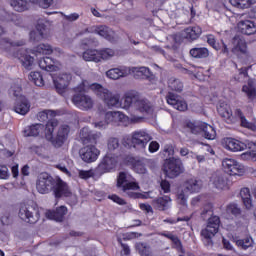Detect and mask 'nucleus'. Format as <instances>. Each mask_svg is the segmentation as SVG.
I'll list each match as a JSON object with an SVG mask.
<instances>
[{
    "mask_svg": "<svg viewBox=\"0 0 256 256\" xmlns=\"http://www.w3.org/2000/svg\"><path fill=\"white\" fill-rule=\"evenodd\" d=\"M93 91V93L101 99L105 105H117L119 98L117 96H112L111 91L109 89L103 87V85L99 83L90 84L87 80H82V82L74 88V95L72 96V103L78 109H82V111H88V109H93V99L89 95H85L89 91Z\"/></svg>",
    "mask_w": 256,
    "mask_h": 256,
    "instance_id": "nucleus-1",
    "label": "nucleus"
},
{
    "mask_svg": "<svg viewBox=\"0 0 256 256\" xmlns=\"http://www.w3.org/2000/svg\"><path fill=\"white\" fill-rule=\"evenodd\" d=\"M26 44L25 40H18L16 42L11 41L9 38H0V49L7 53V57H14L20 59L25 69L30 70L33 66L35 58L31 55L20 56L19 50L15 47H23Z\"/></svg>",
    "mask_w": 256,
    "mask_h": 256,
    "instance_id": "nucleus-2",
    "label": "nucleus"
},
{
    "mask_svg": "<svg viewBox=\"0 0 256 256\" xmlns=\"http://www.w3.org/2000/svg\"><path fill=\"white\" fill-rule=\"evenodd\" d=\"M58 125L59 121H57V119L48 120L46 126L43 124H32L24 128L23 135L24 137H39V135L45 131L46 137L48 139H53V132Z\"/></svg>",
    "mask_w": 256,
    "mask_h": 256,
    "instance_id": "nucleus-3",
    "label": "nucleus"
},
{
    "mask_svg": "<svg viewBox=\"0 0 256 256\" xmlns=\"http://www.w3.org/2000/svg\"><path fill=\"white\" fill-rule=\"evenodd\" d=\"M163 171L168 179H176L182 173H185V166L181 158L169 157L165 159Z\"/></svg>",
    "mask_w": 256,
    "mask_h": 256,
    "instance_id": "nucleus-4",
    "label": "nucleus"
},
{
    "mask_svg": "<svg viewBox=\"0 0 256 256\" xmlns=\"http://www.w3.org/2000/svg\"><path fill=\"white\" fill-rule=\"evenodd\" d=\"M56 179L47 172H42L36 180V189L40 195H49L53 191V185Z\"/></svg>",
    "mask_w": 256,
    "mask_h": 256,
    "instance_id": "nucleus-5",
    "label": "nucleus"
},
{
    "mask_svg": "<svg viewBox=\"0 0 256 256\" xmlns=\"http://www.w3.org/2000/svg\"><path fill=\"white\" fill-rule=\"evenodd\" d=\"M222 167L228 175L233 177H243L245 175V166L232 158H225L222 161Z\"/></svg>",
    "mask_w": 256,
    "mask_h": 256,
    "instance_id": "nucleus-6",
    "label": "nucleus"
},
{
    "mask_svg": "<svg viewBox=\"0 0 256 256\" xmlns=\"http://www.w3.org/2000/svg\"><path fill=\"white\" fill-rule=\"evenodd\" d=\"M29 209L30 207L28 204L20 203L18 206V217L21 221H24V223L35 225V223L41 219V213L37 211L35 215H33V212Z\"/></svg>",
    "mask_w": 256,
    "mask_h": 256,
    "instance_id": "nucleus-7",
    "label": "nucleus"
},
{
    "mask_svg": "<svg viewBox=\"0 0 256 256\" xmlns=\"http://www.w3.org/2000/svg\"><path fill=\"white\" fill-rule=\"evenodd\" d=\"M151 139V135L145 130L134 131L131 134V145H129V147H134V149H145L147 143H149Z\"/></svg>",
    "mask_w": 256,
    "mask_h": 256,
    "instance_id": "nucleus-8",
    "label": "nucleus"
},
{
    "mask_svg": "<svg viewBox=\"0 0 256 256\" xmlns=\"http://www.w3.org/2000/svg\"><path fill=\"white\" fill-rule=\"evenodd\" d=\"M112 97H117L118 103L116 105H107V107H122V109H129L131 105H135L137 103V99H139V92L135 90H131L125 94L122 100L119 94H113L111 92Z\"/></svg>",
    "mask_w": 256,
    "mask_h": 256,
    "instance_id": "nucleus-9",
    "label": "nucleus"
},
{
    "mask_svg": "<svg viewBox=\"0 0 256 256\" xmlns=\"http://www.w3.org/2000/svg\"><path fill=\"white\" fill-rule=\"evenodd\" d=\"M51 193H53L55 199H63V197H71L73 195L69 185L61 178L54 181Z\"/></svg>",
    "mask_w": 256,
    "mask_h": 256,
    "instance_id": "nucleus-10",
    "label": "nucleus"
},
{
    "mask_svg": "<svg viewBox=\"0 0 256 256\" xmlns=\"http://www.w3.org/2000/svg\"><path fill=\"white\" fill-rule=\"evenodd\" d=\"M101 152L93 145H87L80 149L79 155L84 163H95Z\"/></svg>",
    "mask_w": 256,
    "mask_h": 256,
    "instance_id": "nucleus-11",
    "label": "nucleus"
},
{
    "mask_svg": "<svg viewBox=\"0 0 256 256\" xmlns=\"http://www.w3.org/2000/svg\"><path fill=\"white\" fill-rule=\"evenodd\" d=\"M117 163H119L117 156H110L107 154L97 167L98 173H111L117 169Z\"/></svg>",
    "mask_w": 256,
    "mask_h": 256,
    "instance_id": "nucleus-12",
    "label": "nucleus"
},
{
    "mask_svg": "<svg viewBox=\"0 0 256 256\" xmlns=\"http://www.w3.org/2000/svg\"><path fill=\"white\" fill-rule=\"evenodd\" d=\"M234 47L232 52L238 57H243L244 59H249V50L247 49V42L241 37H234Z\"/></svg>",
    "mask_w": 256,
    "mask_h": 256,
    "instance_id": "nucleus-13",
    "label": "nucleus"
},
{
    "mask_svg": "<svg viewBox=\"0 0 256 256\" xmlns=\"http://www.w3.org/2000/svg\"><path fill=\"white\" fill-rule=\"evenodd\" d=\"M67 207L59 206L55 210H47L45 217L50 221H56L57 223H63L65 221V215H67Z\"/></svg>",
    "mask_w": 256,
    "mask_h": 256,
    "instance_id": "nucleus-14",
    "label": "nucleus"
},
{
    "mask_svg": "<svg viewBox=\"0 0 256 256\" xmlns=\"http://www.w3.org/2000/svg\"><path fill=\"white\" fill-rule=\"evenodd\" d=\"M166 101L168 105H171L177 111H187L188 105L185 100H182L179 95H175L172 92H169L166 96Z\"/></svg>",
    "mask_w": 256,
    "mask_h": 256,
    "instance_id": "nucleus-15",
    "label": "nucleus"
},
{
    "mask_svg": "<svg viewBox=\"0 0 256 256\" xmlns=\"http://www.w3.org/2000/svg\"><path fill=\"white\" fill-rule=\"evenodd\" d=\"M70 133V128L68 125L61 126L57 132L56 137L52 140L54 147H63L65 141H67Z\"/></svg>",
    "mask_w": 256,
    "mask_h": 256,
    "instance_id": "nucleus-16",
    "label": "nucleus"
},
{
    "mask_svg": "<svg viewBox=\"0 0 256 256\" xmlns=\"http://www.w3.org/2000/svg\"><path fill=\"white\" fill-rule=\"evenodd\" d=\"M225 149L237 153L239 151H245L247 149V144L239 141L235 138H225L224 139Z\"/></svg>",
    "mask_w": 256,
    "mask_h": 256,
    "instance_id": "nucleus-17",
    "label": "nucleus"
},
{
    "mask_svg": "<svg viewBox=\"0 0 256 256\" xmlns=\"http://www.w3.org/2000/svg\"><path fill=\"white\" fill-rule=\"evenodd\" d=\"M238 32L242 35H255L256 33V24L251 20H241L237 24Z\"/></svg>",
    "mask_w": 256,
    "mask_h": 256,
    "instance_id": "nucleus-18",
    "label": "nucleus"
},
{
    "mask_svg": "<svg viewBox=\"0 0 256 256\" xmlns=\"http://www.w3.org/2000/svg\"><path fill=\"white\" fill-rule=\"evenodd\" d=\"M31 109V103L25 96H20L16 99L14 104V111L18 115H27L28 111Z\"/></svg>",
    "mask_w": 256,
    "mask_h": 256,
    "instance_id": "nucleus-19",
    "label": "nucleus"
},
{
    "mask_svg": "<svg viewBox=\"0 0 256 256\" xmlns=\"http://www.w3.org/2000/svg\"><path fill=\"white\" fill-rule=\"evenodd\" d=\"M71 81V75L69 74H62L60 77L53 80L54 87L60 95H63L69 87V82Z\"/></svg>",
    "mask_w": 256,
    "mask_h": 256,
    "instance_id": "nucleus-20",
    "label": "nucleus"
},
{
    "mask_svg": "<svg viewBox=\"0 0 256 256\" xmlns=\"http://www.w3.org/2000/svg\"><path fill=\"white\" fill-rule=\"evenodd\" d=\"M219 233V226L207 225L205 229L201 231V236L205 239L206 247L213 246V236Z\"/></svg>",
    "mask_w": 256,
    "mask_h": 256,
    "instance_id": "nucleus-21",
    "label": "nucleus"
},
{
    "mask_svg": "<svg viewBox=\"0 0 256 256\" xmlns=\"http://www.w3.org/2000/svg\"><path fill=\"white\" fill-rule=\"evenodd\" d=\"M181 131L185 135H199L201 133V123L196 124L191 120H186L181 125Z\"/></svg>",
    "mask_w": 256,
    "mask_h": 256,
    "instance_id": "nucleus-22",
    "label": "nucleus"
},
{
    "mask_svg": "<svg viewBox=\"0 0 256 256\" xmlns=\"http://www.w3.org/2000/svg\"><path fill=\"white\" fill-rule=\"evenodd\" d=\"M200 217L203 219V221L208 220L207 225H221V218H219V216L213 215L211 206L204 208L200 214Z\"/></svg>",
    "mask_w": 256,
    "mask_h": 256,
    "instance_id": "nucleus-23",
    "label": "nucleus"
},
{
    "mask_svg": "<svg viewBox=\"0 0 256 256\" xmlns=\"http://www.w3.org/2000/svg\"><path fill=\"white\" fill-rule=\"evenodd\" d=\"M218 114L222 119H225L226 123H233V110L229 104L222 102L217 107Z\"/></svg>",
    "mask_w": 256,
    "mask_h": 256,
    "instance_id": "nucleus-24",
    "label": "nucleus"
},
{
    "mask_svg": "<svg viewBox=\"0 0 256 256\" xmlns=\"http://www.w3.org/2000/svg\"><path fill=\"white\" fill-rule=\"evenodd\" d=\"M134 79H151L153 77V73L151 69L142 66V67H133L131 69Z\"/></svg>",
    "mask_w": 256,
    "mask_h": 256,
    "instance_id": "nucleus-25",
    "label": "nucleus"
},
{
    "mask_svg": "<svg viewBox=\"0 0 256 256\" xmlns=\"http://www.w3.org/2000/svg\"><path fill=\"white\" fill-rule=\"evenodd\" d=\"M203 30L199 26H190L183 31V36L189 41H195L201 37Z\"/></svg>",
    "mask_w": 256,
    "mask_h": 256,
    "instance_id": "nucleus-26",
    "label": "nucleus"
},
{
    "mask_svg": "<svg viewBox=\"0 0 256 256\" xmlns=\"http://www.w3.org/2000/svg\"><path fill=\"white\" fill-rule=\"evenodd\" d=\"M95 33L106 39V41H115V31L105 25L96 27Z\"/></svg>",
    "mask_w": 256,
    "mask_h": 256,
    "instance_id": "nucleus-27",
    "label": "nucleus"
},
{
    "mask_svg": "<svg viewBox=\"0 0 256 256\" xmlns=\"http://www.w3.org/2000/svg\"><path fill=\"white\" fill-rule=\"evenodd\" d=\"M45 31H47V26L44 23L38 22L36 25V31L30 32L31 41H41L45 39Z\"/></svg>",
    "mask_w": 256,
    "mask_h": 256,
    "instance_id": "nucleus-28",
    "label": "nucleus"
},
{
    "mask_svg": "<svg viewBox=\"0 0 256 256\" xmlns=\"http://www.w3.org/2000/svg\"><path fill=\"white\" fill-rule=\"evenodd\" d=\"M200 133H203V137L209 141H213L217 137V131L215 128L205 122H200Z\"/></svg>",
    "mask_w": 256,
    "mask_h": 256,
    "instance_id": "nucleus-29",
    "label": "nucleus"
},
{
    "mask_svg": "<svg viewBox=\"0 0 256 256\" xmlns=\"http://www.w3.org/2000/svg\"><path fill=\"white\" fill-rule=\"evenodd\" d=\"M170 201H171V197L165 195V196L154 199L152 201V205L158 211H167V209H169Z\"/></svg>",
    "mask_w": 256,
    "mask_h": 256,
    "instance_id": "nucleus-30",
    "label": "nucleus"
},
{
    "mask_svg": "<svg viewBox=\"0 0 256 256\" xmlns=\"http://www.w3.org/2000/svg\"><path fill=\"white\" fill-rule=\"evenodd\" d=\"M128 163L131 165L135 173H138L139 175H145V173H147V167L145 166L143 160H137L134 157H130L128 159Z\"/></svg>",
    "mask_w": 256,
    "mask_h": 256,
    "instance_id": "nucleus-31",
    "label": "nucleus"
},
{
    "mask_svg": "<svg viewBox=\"0 0 256 256\" xmlns=\"http://www.w3.org/2000/svg\"><path fill=\"white\" fill-rule=\"evenodd\" d=\"M38 65L43 71L51 72L57 69V66H55V59L47 56L40 58V60L38 61Z\"/></svg>",
    "mask_w": 256,
    "mask_h": 256,
    "instance_id": "nucleus-32",
    "label": "nucleus"
},
{
    "mask_svg": "<svg viewBox=\"0 0 256 256\" xmlns=\"http://www.w3.org/2000/svg\"><path fill=\"white\" fill-rule=\"evenodd\" d=\"M240 197L246 209L248 210L253 209V199H251V190H249V188L247 187L242 188L240 190Z\"/></svg>",
    "mask_w": 256,
    "mask_h": 256,
    "instance_id": "nucleus-33",
    "label": "nucleus"
},
{
    "mask_svg": "<svg viewBox=\"0 0 256 256\" xmlns=\"http://www.w3.org/2000/svg\"><path fill=\"white\" fill-rule=\"evenodd\" d=\"M242 93L246 95L249 103H253V101H255L256 87L251 81H249L246 85L242 86Z\"/></svg>",
    "mask_w": 256,
    "mask_h": 256,
    "instance_id": "nucleus-34",
    "label": "nucleus"
},
{
    "mask_svg": "<svg viewBox=\"0 0 256 256\" xmlns=\"http://www.w3.org/2000/svg\"><path fill=\"white\" fill-rule=\"evenodd\" d=\"M106 77H108V79H112L113 81H117V79H121V77H127V70L121 68H112L106 72Z\"/></svg>",
    "mask_w": 256,
    "mask_h": 256,
    "instance_id": "nucleus-35",
    "label": "nucleus"
},
{
    "mask_svg": "<svg viewBox=\"0 0 256 256\" xmlns=\"http://www.w3.org/2000/svg\"><path fill=\"white\" fill-rule=\"evenodd\" d=\"M140 113H151L153 111V107H151V103H149L145 99H140V96L138 97L136 104L134 105Z\"/></svg>",
    "mask_w": 256,
    "mask_h": 256,
    "instance_id": "nucleus-36",
    "label": "nucleus"
},
{
    "mask_svg": "<svg viewBox=\"0 0 256 256\" xmlns=\"http://www.w3.org/2000/svg\"><path fill=\"white\" fill-rule=\"evenodd\" d=\"M184 187L189 193H199L201 191V184L195 178H190L185 181Z\"/></svg>",
    "mask_w": 256,
    "mask_h": 256,
    "instance_id": "nucleus-37",
    "label": "nucleus"
},
{
    "mask_svg": "<svg viewBox=\"0 0 256 256\" xmlns=\"http://www.w3.org/2000/svg\"><path fill=\"white\" fill-rule=\"evenodd\" d=\"M190 55L194 59H207L209 57V49L205 47H196L190 49Z\"/></svg>",
    "mask_w": 256,
    "mask_h": 256,
    "instance_id": "nucleus-38",
    "label": "nucleus"
},
{
    "mask_svg": "<svg viewBox=\"0 0 256 256\" xmlns=\"http://www.w3.org/2000/svg\"><path fill=\"white\" fill-rule=\"evenodd\" d=\"M210 181H212L216 189H222V190L229 189L228 180L223 176H212Z\"/></svg>",
    "mask_w": 256,
    "mask_h": 256,
    "instance_id": "nucleus-39",
    "label": "nucleus"
},
{
    "mask_svg": "<svg viewBox=\"0 0 256 256\" xmlns=\"http://www.w3.org/2000/svg\"><path fill=\"white\" fill-rule=\"evenodd\" d=\"M80 138L82 139L83 143H97V134L89 132V129L87 128H82Z\"/></svg>",
    "mask_w": 256,
    "mask_h": 256,
    "instance_id": "nucleus-40",
    "label": "nucleus"
},
{
    "mask_svg": "<svg viewBox=\"0 0 256 256\" xmlns=\"http://www.w3.org/2000/svg\"><path fill=\"white\" fill-rule=\"evenodd\" d=\"M82 57L84 61H93L94 63H99V50L87 49L83 52Z\"/></svg>",
    "mask_w": 256,
    "mask_h": 256,
    "instance_id": "nucleus-41",
    "label": "nucleus"
},
{
    "mask_svg": "<svg viewBox=\"0 0 256 256\" xmlns=\"http://www.w3.org/2000/svg\"><path fill=\"white\" fill-rule=\"evenodd\" d=\"M10 5L13 7L14 11H17L18 13H23V11L29 9L27 0H11Z\"/></svg>",
    "mask_w": 256,
    "mask_h": 256,
    "instance_id": "nucleus-42",
    "label": "nucleus"
},
{
    "mask_svg": "<svg viewBox=\"0 0 256 256\" xmlns=\"http://www.w3.org/2000/svg\"><path fill=\"white\" fill-rule=\"evenodd\" d=\"M236 115L240 117L241 121V127H244L245 129H250V131H256V125L255 123L247 121V118H245V115H243V111L241 109H236Z\"/></svg>",
    "mask_w": 256,
    "mask_h": 256,
    "instance_id": "nucleus-43",
    "label": "nucleus"
},
{
    "mask_svg": "<svg viewBox=\"0 0 256 256\" xmlns=\"http://www.w3.org/2000/svg\"><path fill=\"white\" fill-rule=\"evenodd\" d=\"M229 3L238 9H249L250 6L255 5L256 0H229Z\"/></svg>",
    "mask_w": 256,
    "mask_h": 256,
    "instance_id": "nucleus-44",
    "label": "nucleus"
},
{
    "mask_svg": "<svg viewBox=\"0 0 256 256\" xmlns=\"http://www.w3.org/2000/svg\"><path fill=\"white\" fill-rule=\"evenodd\" d=\"M168 89H170V91H175L176 93H181V91H183V82L177 78L171 77L168 80Z\"/></svg>",
    "mask_w": 256,
    "mask_h": 256,
    "instance_id": "nucleus-45",
    "label": "nucleus"
},
{
    "mask_svg": "<svg viewBox=\"0 0 256 256\" xmlns=\"http://www.w3.org/2000/svg\"><path fill=\"white\" fill-rule=\"evenodd\" d=\"M34 53L36 56L51 55V53H53V47L49 44H39L34 48Z\"/></svg>",
    "mask_w": 256,
    "mask_h": 256,
    "instance_id": "nucleus-46",
    "label": "nucleus"
},
{
    "mask_svg": "<svg viewBox=\"0 0 256 256\" xmlns=\"http://www.w3.org/2000/svg\"><path fill=\"white\" fill-rule=\"evenodd\" d=\"M29 81L34 83L36 87H43V85H45V80H43L41 72H31L29 74Z\"/></svg>",
    "mask_w": 256,
    "mask_h": 256,
    "instance_id": "nucleus-47",
    "label": "nucleus"
},
{
    "mask_svg": "<svg viewBox=\"0 0 256 256\" xmlns=\"http://www.w3.org/2000/svg\"><path fill=\"white\" fill-rule=\"evenodd\" d=\"M114 55H115V50L111 48L98 50L99 62H101V60L111 59V57H113Z\"/></svg>",
    "mask_w": 256,
    "mask_h": 256,
    "instance_id": "nucleus-48",
    "label": "nucleus"
},
{
    "mask_svg": "<svg viewBox=\"0 0 256 256\" xmlns=\"http://www.w3.org/2000/svg\"><path fill=\"white\" fill-rule=\"evenodd\" d=\"M226 213L233 215L234 217H241V208L237 204H229L226 207Z\"/></svg>",
    "mask_w": 256,
    "mask_h": 256,
    "instance_id": "nucleus-49",
    "label": "nucleus"
},
{
    "mask_svg": "<svg viewBox=\"0 0 256 256\" xmlns=\"http://www.w3.org/2000/svg\"><path fill=\"white\" fill-rule=\"evenodd\" d=\"M236 245L241 249H249V247H253V238H245L236 241Z\"/></svg>",
    "mask_w": 256,
    "mask_h": 256,
    "instance_id": "nucleus-50",
    "label": "nucleus"
},
{
    "mask_svg": "<svg viewBox=\"0 0 256 256\" xmlns=\"http://www.w3.org/2000/svg\"><path fill=\"white\" fill-rule=\"evenodd\" d=\"M122 191H139V183L137 182H127L122 186Z\"/></svg>",
    "mask_w": 256,
    "mask_h": 256,
    "instance_id": "nucleus-51",
    "label": "nucleus"
},
{
    "mask_svg": "<svg viewBox=\"0 0 256 256\" xmlns=\"http://www.w3.org/2000/svg\"><path fill=\"white\" fill-rule=\"evenodd\" d=\"M207 43H208V45H210V47H212L216 51H219L221 49V46L219 45V43H217V40L215 39V36H213V35L207 36Z\"/></svg>",
    "mask_w": 256,
    "mask_h": 256,
    "instance_id": "nucleus-52",
    "label": "nucleus"
},
{
    "mask_svg": "<svg viewBox=\"0 0 256 256\" xmlns=\"http://www.w3.org/2000/svg\"><path fill=\"white\" fill-rule=\"evenodd\" d=\"M78 176L80 179H91L95 176V172L93 170H79Z\"/></svg>",
    "mask_w": 256,
    "mask_h": 256,
    "instance_id": "nucleus-53",
    "label": "nucleus"
},
{
    "mask_svg": "<svg viewBox=\"0 0 256 256\" xmlns=\"http://www.w3.org/2000/svg\"><path fill=\"white\" fill-rule=\"evenodd\" d=\"M127 173L120 172L117 177V187L121 189L125 183H127Z\"/></svg>",
    "mask_w": 256,
    "mask_h": 256,
    "instance_id": "nucleus-54",
    "label": "nucleus"
},
{
    "mask_svg": "<svg viewBox=\"0 0 256 256\" xmlns=\"http://www.w3.org/2000/svg\"><path fill=\"white\" fill-rule=\"evenodd\" d=\"M108 149L109 151H115V149H119V139L110 138L108 140Z\"/></svg>",
    "mask_w": 256,
    "mask_h": 256,
    "instance_id": "nucleus-55",
    "label": "nucleus"
},
{
    "mask_svg": "<svg viewBox=\"0 0 256 256\" xmlns=\"http://www.w3.org/2000/svg\"><path fill=\"white\" fill-rule=\"evenodd\" d=\"M108 199H110L114 203H117V205H127V202L125 201V199L119 197L116 194L109 195Z\"/></svg>",
    "mask_w": 256,
    "mask_h": 256,
    "instance_id": "nucleus-56",
    "label": "nucleus"
},
{
    "mask_svg": "<svg viewBox=\"0 0 256 256\" xmlns=\"http://www.w3.org/2000/svg\"><path fill=\"white\" fill-rule=\"evenodd\" d=\"M0 179H9V168H7V165H0Z\"/></svg>",
    "mask_w": 256,
    "mask_h": 256,
    "instance_id": "nucleus-57",
    "label": "nucleus"
},
{
    "mask_svg": "<svg viewBox=\"0 0 256 256\" xmlns=\"http://www.w3.org/2000/svg\"><path fill=\"white\" fill-rule=\"evenodd\" d=\"M160 187L163 191V193H171V183L167 180H162L160 182Z\"/></svg>",
    "mask_w": 256,
    "mask_h": 256,
    "instance_id": "nucleus-58",
    "label": "nucleus"
},
{
    "mask_svg": "<svg viewBox=\"0 0 256 256\" xmlns=\"http://www.w3.org/2000/svg\"><path fill=\"white\" fill-rule=\"evenodd\" d=\"M35 5H39L42 9H49L53 5V0H38Z\"/></svg>",
    "mask_w": 256,
    "mask_h": 256,
    "instance_id": "nucleus-59",
    "label": "nucleus"
},
{
    "mask_svg": "<svg viewBox=\"0 0 256 256\" xmlns=\"http://www.w3.org/2000/svg\"><path fill=\"white\" fill-rule=\"evenodd\" d=\"M159 147H160L159 142L152 141L149 144L148 151L149 153H157V151H159Z\"/></svg>",
    "mask_w": 256,
    "mask_h": 256,
    "instance_id": "nucleus-60",
    "label": "nucleus"
},
{
    "mask_svg": "<svg viewBox=\"0 0 256 256\" xmlns=\"http://www.w3.org/2000/svg\"><path fill=\"white\" fill-rule=\"evenodd\" d=\"M164 155L167 157H173L175 155V148L172 145H166L164 147Z\"/></svg>",
    "mask_w": 256,
    "mask_h": 256,
    "instance_id": "nucleus-61",
    "label": "nucleus"
},
{
    "mask_svg": "<svg viewBox=\"0 0 256 256\" xmlns=\"http://www.w3.org/2000/svg\"><path fill=\"white\" fill-rule=\"evenodd\" d=\"M172 243H174L178 251H181V253H185V250L183 249V244H181V240H179V237L175 236L174 239L172 240Z\"/></svg>",
    "mask_w": 256,
    "mask_h": 256,
    "instance_id": "nucleus-62",
    "label": "nucleus"
},
{
    "mask_svg": "<svg viewBox=\"0 0 256 256\" xmlns=\"http://www.w3.org/2000/svg\"><path fill=\"white\" fill-rule=\"evenodd\" d=\"M128 195L130 199H147V196L141 192H130Z\"/></svg>",
    "mask_w": 256,
    "mask_h": 256,
    "instance_id": "nucleus-63",
    "label": "nucleus"
},
{
    "mask_svg": "<svg viewBox=\"0 0 256 256\" xmlns=\"http://www.w3.org/2000/svg\"><path fill=\"white\" fill-rule=\"evenodd\" d=\"M139 209L145 211V213H153V207L150 204L140 203Z\"/></svg>",
    "mask_w": 256,
    "mask_h": 256,
    "instance_id": "nucleus-64",
    "label": "nucleus"
}]
</instances>
